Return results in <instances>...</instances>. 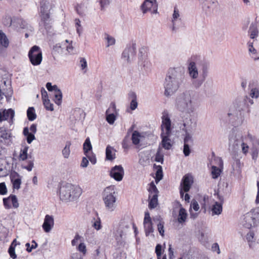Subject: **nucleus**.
<instances>
[{"instance_id": "1", "label": "nucleus", "mask_w": 259, "mask_h": 259, "mask_svg": "<svg viewBox=\"0 0 259 259\" xmlns=\"http://www.w3.org/2000/svg\"><path fill=\"white\" fill-rule=\"evenodd\" d=\"M82 194V189L76 185L65 183L61 186L59 195L62 201H71L77 199Z\"/></svg>"}, {"instance_id": "2", "label": "nucleus", "mask_w": 259, "mask_h": 259, "mask_svg": "<svg viewBox=\"0 0 259 259\" xmlns=\"http://www.w3.org/2000/svg\"><path fill=\"white\" fill-rule=\"evenodd\" d=\"M115 192L111 187H107L104 191L103 199L106 208L111 211H113L115 207L116 200Z\"/></svg>"}, {"instance_id": "3", "label": "nucleus", "mask_w": 259, "mask_h": 259, "mask_svg": "<svg viewBox=\"0 0 259 259\" xmlns=\"http://www.w3.org/2000/svg\"><path fill=\"white\" fill-rule=\"evenodd\" d=\"M259 218L258 209H253L248 212L244 215L243 225L244 227L250 229L254 227L256 221Z\"/></svg>"}, {"instance_id": "4", "label": "nucleus", "mask_w": 259, "mask_h": 259, "mask_svg": "<svg viewBox=\"0 0 259 259\" xmlns=\"http://www.w3.org/2000/svg\"><path fill=\"white\" fill-rule=\"evenodd\" d=\"M49 2L46 0H42L40 2V17L41 21L45 28L49 27V22L50 21V9L48 10Z\"/></svg>"}, {"instance_id": "5", "label": "nucleus", "mask_w": 259, "mask_h": 259, "mask_svg": "<svg viewBox=\"0 0 259 259\" xmlns=\"http://www.w3.org/2000/svg\"><path fill=\"white\" fill-rule=\"evenodd\" d=\"M28 56L30 62L34 66L39 65L42 61V52L40 48L37 46H34L31 48Z\"/></svg>"}, {"instance_id": "6", "label": "nucleus", "mask_w": 259, "mask_h": 259, "mask_svg": "<svg viewBox=\"0 0 259 259\" xmlns=\"http://www.w3.org/2000/svg\"><path fill=\"white\" fill-rule=\"evenodd\" d=\"M28 146L26 145L23 146L20 151L18 159L19 161H25L28 159L27 161V165H22V167L23 168L26 169L28 171H30L32 170L34 164L33 160L29 159V158H31V156L28 154Z\"/></svg>"}, {"instance_id": "7", "label": "nucleus", "mask_w": 259, "mask_h": 259, "mask_svg": "<svg viewBox=\"0 0 259 259\" xmlns=\"http://www.w3.org/2000/svg\"><path fill=\"white\" fill-rule=\"evenodd\" d=\"M65 50L68 53H71L72 52L73 47L71 43H69L68 40H65L64 42L62 43H58L54 46L52 50V54L54 55L62 54Z\"/></svg>"}, {"instance_id": "8", "label": "nucleus", "mask_w": 259, "mask_h": 259, "mask_svg": "<svg viewBox=\"0 0 259 259\" xmlns=\"http://www.w3.org/2000/svg\"><path fill=\"white\" fill-rule=\"evenodd\" d=\"M193 183V178L189 174L185 175L182 180L180 184V194L182 198L184 197L185 192H188Z\"/></svg>"}, {"instance_id": "9", "label": "nucleus", "mask_w": 259, "mask_h": 259, "mask_svg": "<svg viewBox=\"0 0 259 259\" xmlns=\"http://www.w3.org/2000/svg\"><path fill=\"white\" fill-rule=\"evenodd\" d=\"M164 88V94L165 96H168L175 92L178 90L179 86L175 78L169 75L165 78Z\"/></svg>"}, {"instance_id": "10", "label": "nucleus", "mask_w": 259, "mask_h": 259, "mask_svg": "<svg viewBox=\"0 0 259 259\" xmlns=\"http://www.w3.org/2000/svg\"><path fill=\"white\" fill-rule=\"evenodd\" d=\"M161 130L160 135H171V120L166 112L162 113Z\"/></svg>"}, {"instance_id": "11", "label": "nucleus", "mask_w": 259, "mask_h": 259, "mask_svg": "<svg viewBox=\"0 0 259 259\" xmlns=\"http://www.w3.org/2000/svg\"><path fill=\"white\" fill-rule=\"evenodd\" d=\"M178 108L181 111H187L189 112V109L191 107V101L189 95H185V98H179L177 102Z\"/></svg>"}, {"instance_id": "12", "label": "nucleus", "mask_w": 259, "mask_h": 259, "mask_svg": "<svg viewBox=\"0 0 259 259\" xmlns=\"http://www.w3.org/2000/svg\"><path fill=\"white\" fill-rule=\"evenodd\" d=\"M10 44V41L7 35L2 30H0V56H3L5 55Z\"/></svg>"}, {"instance_id": "13", "label": "nucleus", "mask_w": 259, "mask_h": 259, "mask_svg": "<svg viewBox=\"0 0 259 259\" xmlns=\"http://www.w3.org/2000/svg\"><path fill=\"white\" fill-rule=\"evenodd\" d=\"M15 112L14 110L10 108L9 109H4L2 111H0V122L4 120H8L10 125L14 123V117Z\"/></svg>"}, {"instance_id": "14", "label": "nucleus", "mask_w": 259, "mask_h": 259, "mask_svg": "<svg viewBox=\"0 0 259 259\" xmlns=\"http://www.w3.org/2000/svg\"><path fill=\"white\" fill-rule=\"evenodd\" d=\"M142 10L144 13L148 11L153 13H156L157 11V4L156 0H145L142 4Z\"/></svg>"}, {"instance_id": "15", "label": "nucleus", "mask_w": 259, "mask_h": 259, "mask_svg": "<svg viewBox=\"0 0 259 259\" xmlns=\"http://www.w3.org/2000/svg\"><path fill=\"white\" fill-rule=\"evenodd\" d=\"M123 175L124 169L121 165H115L110 170V177L117 181H121Z\"/></svg>"}, {"instance_id": "16", "label": "nucleus", "mask_w": 259, "mask_h": 259, "mask_svg": "<svg viewBox=\"0 0 259 259\" xmlns=\"http://www.w3.org/2000/svg\"><path fill=\"white\" fill-rule=\"evenodd\" d=\"M143 224L145 235L146 236H148L151 233L153 232L154 229L153 227L151 218L149 212L148 211L145 212Z\"/></svg>"}, {"instance_id": "17", "label": "nucleus", "mask_w": 259, "mask_h": 259, "mask_svg": "<svg viewBox=\"0 0 259 259\" xmlns=\"http://www.w3.org/2000/svg\"><path fill=\"white\" fill-rule=\"evenodd\" d=\"M3 204L6 209H10L12 207L11 203H12V206L14 208H17L19 207V203L17 198L16 195L11 194L9 197L3 198Z\"/></svg>"}, {"instance_id": "18", "label": "nucleus", "mask_w": 259, "mask_h": 259, "mask_svg": "<svg viewBox=\"0 0 259 259\" xmlns=\"http://www.w3.org/2000/svg\"><path fill=\"white\" fill-rule=\"evenodd\" d=\"M10 178L13 185V189L18 190L20 188L21 185V177L15 171H13L10 173Z\"/></svg>"}, {"instance_id": "19", "label": "nucleus", "mask_w": 259, "mask_h": 259, "mask_svg": "<svg viewBox=\"0 0 259 259\" xmlns=\"http://www.w3.org/2000/svg\"><path fill=\"white\" fill-rule=\"evenodd\" d=\"M54 225V218L52 215L47 214L45 216L44 222L42 224V229L46 232H49L53 227Z\"/></svg>"}, {"instance_id": "20", "label": "nucleus", "mask_w": 259, "mask_h": 259, "mask_svg": "<svg viewBox=\"0 0 259 259\" xmlns=\"http://www.w3.org/2000/svg\"><path fill=\"white\" fill-rule=\"evenodd\" d=\"M12 138V133L11 131L4 127H0V142H6L10 140Z\"/></svg>"}, {"instance_id": "21", "label": "nucleus", "mask_w": 259, "mask_h": 259, "mask_svg": "<svg viewBox=\"0 0 259 259\" xmlns=\"http://www.w3.org/2000/svg\"><path fill=\"white\" fill-rule=\"evenodd\" d=\"M171 135H160L162 139L161 144L162 147L166 150H169L172 147L171 140L169 137Z\"/></svg>"}, {"instance_id": "22", "label": "nucleus", "mask_w": 259, "mask_h": 259, "mask_svg": "<svg viewBox=\"0 0 259 259\" xmlns=\"http://www.w3.org/2000/svg\"><path fill=\"white\" fill-rule=\"evenodd\" d=\"M188 71L190 75L193 78H196L198 76V71L196 64L194 62H190L188 66Z\"/></svg>"}, {"instance_id": "23", "label": "nucleus", "mask_w": 259, "mask_h": 259, "mask_svg": "<svg viewBox=\"0 0 259 259\" xmlns=\"http://www.w3.org/2000/svg\"><path fill=\"white\" fill-rule=\"evenodd\" d=\"M129 98L132 99L130 104V108L134 110L136 109L138 106V103L137 101V95L135 93L131 92L128 94Z\"/></svg>"}, {"instance_id": "24", "label": "nucleus", "mask_w": 259, "mask_h": 259, "mask_svg": "<svg viewBox=\"0 0 259 259\" xmlns=\"http://www.w3.org/2000/svg\"><path fill=\"white\" fill-rule=\"evenodd\" d=\"M187 217V213L185 208L181 207L179 211L178 221L180 223H184Z\"/></svg>"}, {"instance_id": "25", "label": "nucleus", "mask_w": 259, "mask_h": 259, "mask_svg": "<svg viewBox=\"0 0 259 259\" xmlns=\"http://www.w3.org/2000/svg\"><path fill=\"white\" fill-rule=\"evenodd\" d=\"M154 167L156 169L155 182L157 184L163 178V171L162 166L160 165H154Z\"/></svg>"}, {"instance_id": "26", "label": "nucleus", "mask_w": 259, "mask_h": 259, "mask_svg": "<svg viewBox=\"0 0 259 259\" xmlns=\"http://www.w3.org/2000/svg\"><path fill=\"white\" fill-rule=\"evenodd\" d=\"M148 191L149 193V198L152 196H155V195H156V196H158V190L153 182H152L149 184V187L148 189Z\"/></svg>"}, {"instance_id": "27", "label": "nucleus", "mask_w": 259, "mask_h": 259, "mask_svg": "<svg viewBox=\"0 0 259 259\" xmlns=\"http://www.w3.org/2000/svg\"><path fill=\"white\" fill-rule=\"evenodd\" d=\"M16 245V239H15L12 242L8 250L9 255L13 259H16L17 258V255L15 253V247Z\"/></svg>"}, {"instance_id": "28", "label": "nucleus", "mask_w": 259, "mask_h": 259, "mask_svg": "<svg viewBox=\"0 0 259 259\" xmlns=\"http://www.w3.org/2000/svg\"><path fill=\"white\" fill-rule=\"evenodd\" d=\"M222 205L218 202H215L212 206L211 211L212 214H220L222 212Z\"/></svg>"}, {"instance_id": "29", "label": "nucleus", "mask_w": 259, "mask_h": 259, "mask_svg": "<svg viewBox=\"0 0 259 259\" xmlns=\"http://www.w3.org/2000/svg\"><path fill=\"white\" fill-rule=\"evenodd\" d=\"M83 149L84 154H85L90 152L92 150V146L91 145L89 138H87L83 145Z\"/></svg>"}, {"instance_id": "30", "label": "nucleus", "mask_w": 259, "mask_h": 259, "mask_svg": "<svg viewBox=\"0 0 259 259\" xmlns=\"http://www.w3.org/2000/svg\"><path fill=\"white\" fill-rule=\"evenodd\" d=\"M149 208L153 209L155 208L158 204V196H152L150 198L149 197Z\"/></svg>"}, {"instance_id": "31", "label": "nucleus", "mask_w": 259, "mask_h": 259, "mask_svg": "<svg viewBox=\"0 0 259 259\" xmlns=\"http://www.w3.org/2000/svg\"><path fill=\"white\" fill-rule=\"evenodd\" d=\"M141 136L139 132L135 131L132 134V140L134 145H138L140 142V138Z\"/></svg>"}, {"instance_id": "32", "label": "nucleus", "mask_w": 259, "mask_h": 259, "mask_svg": "<svg viewBox=\"0 0 259 259\" xmlns=\"http://www.w3.org/2000/svg\"><path fill=\"white\" fill-rule=\"evenodd\" d=\"M27 116L30 121H33L36 118L35 110L33 107H29L27 111Z\"/></svg>"}, {"instance_id": "33", "label": "nucleus", "mask_w": 259, "mask_h": 259, "mask_svg": "<svg viewBox=\"0 0 259 259\" xmlns=\"http://www.w3.org/2000/svg\"><path fill=\"white\" fill-rule=\"evenodd\" d=\"M54 96H55V102L57 105H60L61 103L62 95L60 90L57 89L55 92H54Z\"/></svg>"}, {"instance_id": "34", "label": "nucleus", "mask_w": 259, "mask_h": 259, "mask_svg": "<svg viewBox=\"0 0 259 259\" xmlns=\"http://www.w3.org/2000/svg\"><path fill=\"white\" fill-rule=\"evenodd\" d=\"M71 144L70 142H69V141L67 142L66 143L65 147L64 148V149L62 150V154H63V156L64 157V158H68V157L70 155V147Z\"/></svg>"}, {"instance_id": "35", "label": "nucleus", "mask_w": 259, "mask_h": 259, "mask_svg": "<svg viewBox=\"0 0 259 259\" xmlns=\"http://www.w3.org/2000/svg\"><path fill=\"white\" fill-rule=\"evenodd\" d=\"M112 148L108 146L106 149V159L109 160H112L115 158V156L112 153Z\"/></svg>"}, {"instance_id": "36", "label": "nucleus", "mask_w": 259, "mask_h": 259, "mask_svg": "<svg viewBox=\"0 0 259 259\" xmlns=\"http://www.w3.org/2000/svg\"><path fill=\"white\" fill-rule=\"evenodd\" d=\"M211 169L212 178L214 179L218 178L221 174V169L215 166H212Z\"/></svg>"}, {"instance_id": "37", "label": "nucleus", "mask_w": 259, "mask_h": 259, "mask_svg": "<svg viewBox=\"0 0 259 259\" xmlns=\"http://www.w3.org/2000/svg\"><path fill=\"white\" fill-rule=\"evenodd\" d=\"M130 50H133V52L135 54L136 53V44H132V48L131 49V48H128V49H126L124 50V51L123 52V53H122V56L124 58H126L127 57V60L128 61V59H129V55H128V52L130 51Z\"/></svg>"}, {"instance_id": "38", "label": "nucleus", "mask_w": 259, "mask_h": 259, "mask_svg": "<svg viewBox=\"0 0 259 259\" xmlns=\"http://www.w3.org/2000/svg\"><path fill=\"white\" fill-rule=\"evenodd\" d=\"M42 102L45 108L47 110H54L53 105V104L51 103L50 100L49 99H44V100H42Z\"/></svg>"}, {"instance_id": "39", "label": "nucleus", "mask_w": 259, "mask_h": 259, "mask_svg": "<svg viewBox=\"0 0 259 259\" xmlns=\"http://www.w3.org/2000/svg\"><path fill=\"white\" fill-rule=\"evenodd\" d=\"M106 114L107 121L110 124H113L116 119L115 114L106 113Z\"/></svg>"}, {"instance_id": "40", "label": "nucleus", "mask_w": 259, "mask_h": 259, "mask_svg": "<svg viewBox=\"0 0 259 259\" xmlns=\"http://www.w3.org/2000/svg\"><path fill=\"white\" fill-rule=\"evenodd\" d=\"M164 222L162 220H160L158 224H157L158 231L159 234L162 236H164Z\"/></svg>"}, {"instance_id": "41", "label": "nucleus", "mask_w": 259, "mask_h": 259, "mask_svg": "<svg viewBox=\"0 0 259 259\" xmlns=\"http://www.w3.org/2000/svg\"><path fill=\"white\" fill-rule=\"evenodd\" d=\"M105 38L107 41V47L113 45L115 44V40L114 38L110 36L109 34L105 33Z\"/></svg>"}, {"instance_id": "42", "label": "nucleus", "mask_w": 259, "mask_h": 259, "mask_svg": "<svg viewBox=\"0 0 259 259\" xmlns=\"http://www.w3.org/2000/svg\"><path fill=\"white\" fill-rule=\"evenodd\" d=\"M209 197L207 195H204L202 200L200 201V203L201 205L202 208L206 209V205L208 204Z\"/></svg>"}, {"instance_id": "43", "label": "nucleus", "mask_w": 259, "mask_h": 259, "mask_svg": "<svg viewBox=\"0 0 259 259\" xmlns=\"http://www.w3.org/2000/svg\"><path fill=\"white\" fill-rule=\"evenodd\" d=\"M85 155L93 164H95L96 163L97 160L96 155L94 154L92 152H89L88 153L85 154Z\"/></svg>"}, {"instance_id": "44", "label": "nucleus", "mask_w": 259, "mask_h": 259, "mask_svg": "<svg viewBox=\"0 0 259 259\" xmlns=\"http://www.w3.org/2000/svg\"><path fill=\"white\" fill-rule=\"evenodd\" d=\"M106 113H116V105L114 103L112 102L110 104L109 107L106 110Z\"/></svg>"}, {"instance_id": "45", "label": "nucleus", "mask_w": 259, "mask_h": 259, "mask_svg": "<svg viewBox=\"0 0 259 259\" xmlns=\"http://www.w3.org/2000/svg\"><path fill=\"white\" fill-rule=\"evenodd\" d=\"M93 227L97 230H99L101 229V222L99 218H97L96 220L95 219V222L93 224Z\"/></svg>"}, {"instance_id": "46", "label": "nucleus", "mask_w": 259, "mask_h": 259, "mask_svg": "<svg viewBox=\"0 0 259 259\" xmlns=\"http://www.w3.org/2000/svg\"><path fill=\"white\" fill-rule=\"evenodd\" d=\"M7 188L5 182L0 183V195H4L7 193Z\"/></svg>"}, {"instance_id": "47", "label": "nucleus", "mask_w": 259, "mask_h": 259, "mask_svg": "<svg viewBox=\"0 0 259 259\" xmlns=\"http://www.w3.org/2000/svg\"><path fill=\"white\" fill-rule=\"evenodd\" d=\"M161 245L159 244H157L155 247V253L156 254L157 259H160L161 257Z\"/></svg>"}, {"instance_id": "48", "label": "nucleus", "mask_w": 259, "mask_h": 259, "mask_svg": "<svg viewBox=\"0 0 259 259\" xmlns=\"http://www.w3.org/2000/svg\"><path fill=\"white\" fill-rule=\"evenodd\" d=\"M77 249L78 251L82 252L83 255L85 254L87 252L86 246L83 243H81L79 244Z\"/></svg>"}, {"instance_id": "49", "label": "nucleus", "mask_w": 259, "mask_h": 259, "mask_svg": "<svg viewBox=\"0 0 259 259\" xmlns=\"http://www.w3.org/2000/svg\"><path fill=\"white\" fill-rule=\"evenodd\" d=\"M32 243H34V244H32L30 247V248H29V247L30 246V244L29 243H27L25 245L27 247L26 250L28 252H31L33 249L36 248L37 246V244L35 241L33 240Z\"/></svg>"}, {"instance_id": "50", "label": "nucleus", "mask_w": 259, "mask_h": 259, "mask_svg": "<svg viewBox=\"0 0 259 259\" xmlns=\"http://www.w3.org/2000/svg\"><path fill=\"white\" fill-rule=\"evenodd\" d=\"M12 18L10 16H6L3 20V23L5 26H11L12 24Z\"/></svg>"}, {"instance_id": "51", "label": "nucleus", "mask_w": 259, "mask_h": 259, "mask_svg": "<svg viewBox=\"0 0 259 259\" xmlns=\"http://www.w3.org/2000/svg\"><path fill=\"white\" fill-rule=\"evenodd\" d=\"M46 88L49 91L55 92L58 89V87L56 85H52L51 82H48L46 84Z\"/></svg>"}, {"instance_id": "52", "label": "nucleus", "mask_w": 259, "mask_h": 259, "mask_svg": "<svg viewBox=\"0 0 259 259\" xmlns=\"http://www.w3.org/2000/svg\"><path fill=\"white\" fill-rule=\"evenodd\" d=\"M241 146L242 148V153L246 155L248 152L249 146L247 145V144L245 143L244 142L242 143Z\"/></svg>"}, {"instance_id": "53", "label": "nucleus", "mask_w": 259, "mask_h": 259, "mask_svg": "<svg viewBox=\"0 0 259 259\" xmlns=\"http://www.w3.org/2000/svg\"><path fill=\"white\" fill-rule=\"evenodd\" d=\"M148 51V48L146 47H143L140 49V53L141 55V57L147 56V52Z\"/></svg>"}, {"instance_id": "54", "label": "nucleus", "mask_w": 259, "mask_h": 259, "mask_svg": "<svg viewBox=\"0 0 259 259\" xmlns=\"http://www.w3.org/2000/svg\"><path fill=\"white\" fill-rule=\"evenodd\" d=\"M183 152L186 156L189 155L190 153V149L189 144H184Z\"/></svg>"}, {"instance_id": "55", "label": "nucleus", "mask_w": 259, "mask_h": 259, "mask_svg": "<svg viewBox=\"0 0 259 259\" xmlns=\"http://www.w3.org/2000/svg\"><path fill=\"white\" fill-rule=\"evenodd\" d=\"M250 95L252 98H257L259 96L258 90L256 88L252 89L251 90Z\"/></svg>"}, {"instance_id": "56", "label": "nucleus", "mask_w": 259, "mask_h": 259, "mask_svg": "<svg viewBox=\"0 0 259 259\" xmlns=\"http://www.w3.org/2000/svg\"><path fill=\"white\" fill-rule=\"evenodd\" d=\"M191 207L195 211H198L199 209V206L198 202L195 200H193L191 202Z\"/></svg>"}, {"instance_id": "57", "label": "nucleus", "mask_w": 259, "mask_h": 259, "mask_svg": "<svg viewBox=\"0 0 259 259\" xmlns=\"http://www.w3.org/2000/svg\"><path fill=\"white\" fill-rule=\"evenodd\" d=\"M248 44L249 52L252 53V54H256L257 52L253 46V42H249Z\"/></svg>"}, {"instance_id": "58", "label": "nucleus", "mask_w": 259, "mask_h": 259, "mask_svg": "<svg viewBox=\"0 0 259 259\" xmlns=\"http://www.w3.org/2000/svg\"><path fill=\"white\" fill-rule=\"evenodd\" d=\"M211 249L213 251H216L218 254L220 253V249L219 244L217 243H213L211 246Z\"/></svg>"}, {"instance_id": "59", "label": "nucleus", "mask_w": 259, "mask_h": 259, "mask_svg": "<svg viewBox=\"0 0 259 259\" xmlns=\"http://www.w3.org/2000/svg\"><path fill=\"white\" fill-rule=\"evenodd\" d=\"M75 26L76 27L77 32L79 34H80L81 31V30H80V29H79V27H81L80 21L79 19H75Z\"/></svg>"}, {"instance_id": "60", "label": "nucleus", "mask_w": 259, "mask_h": 259, "mask_svg": "<svg viewBox=\"0 0 259 259\" xmlns=\"http://www.w3.org/2000/svg\"><path fill=\"white\" fill-rule=\"evenodd\" d=\"M258 35V30L256 28H253L250 30V37L251 38L253 39Z\"/></svg>"}, {"instance_id": "61", "label": "nucleus", "mask_w": 259, "mask_h": 259, "mask_svg": "<svg viewBox=\"0 0 259 259\" xmlns=\"http://www.w3.org/2000/svg\"><path fill=\"white\" fill-rule=\"evenodd\" d=\"M246 239L248 242H252L254 238V233L252 232L248 233L246 236Z\"/></svg>"}, {"instance_id": "62", "label": "nucleus", "mask_w": 259, "mask_h": 259, "mask_svg": "<svg viewBox=\"0 0 259 259\" xmlns=\"http://www.w3.org/2000/svg\"><path fill=\"white\" fill-rule=\"evenodd\" d=\"M179 11L177 9V7L174 8V12L173 14V20L172 21L176 20L179 17Z\"/></svg>"}, {"instance_id": "63", "label": "nucleus", "mask_w": 259, "mask_h": 259, "mask_svg": "<svg viewBox=\"0 0 259 259\" xmlns=\"http://www.w3.org/2000/svg\"><path fill=\"white\" fill-rule=\"evenodd\" d=\"M26 139L27 143L28 144H30L32 142V141L35 139L34 134L30 133L26 137Z\"/></svg>"}, {"instance_id": "64", "label": "nucleus", "mask_w": 259, "mask_h": 259, "mask_svg": "<svg viewBox=\"0 0 259 259\" xmlns=\"http://www.w3.org/2000/svg\"><path fill=\"white\" fill-rule=\"evenodd\" d=\"M80 66L82 69L85 68L87 66V63L85 59L83 58H81L80 60Z\"/></svg>"}]
</instances>
